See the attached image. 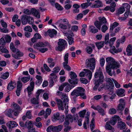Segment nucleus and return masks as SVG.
<instances>
[{"mask_svg": "<svg viewBox=\"0 0 132 132\" xmlns=\"http://www.w3.org/2000/svg\"><path fill=\"white\" fill-rule=\"evenodd\" d=\"M118 128L121 130L124 129L126 127V125L125 123L121 121L118 122Z\"/></svg>", "mask_w": 132, "mask_h": 132, "instance_id": "nucleus-22", "label": "nucleus"}, {"mask_svg": "<svg viewBox=\"0 0 132 132\" xmlns=\"http://www.w3.org/2000/svg\"><path fill=\"white\" fill-rule=\"evenodd\" d=\"M105 81L106 82V85L105 86V88L111 92H112L113 87V84L112 80L109 78H105Z\"/></svg>", "mask_w": 132, "mask_h": 132, "instance_id": "nucleus-5", "label": "nucleus"}, {"mask_svg": "<svg viewBox=\"0 0 132 132\" xmlns=\"http://www.w3.org/2000/svg\"><path fill=\"white\" fill-rule=\"evenodd\" d=\"M110 123L109 122H106L105 126L106 128L109 130H112V131H113V130H114L113 128L110 125Z\"/></svg>", "mask_w": 132, "mask_h": 132, "instance_id": "nucleus-33", "label": "nucleus"}, {"mask_svg": "<svg viewBox=\"0 0 132 132\" xmlns=\"http://www.w3.org/2000/svg\"><path fill=\"white\" fill-rule=\"evenodd\" d=\"M68 63H63V64L64 68L68 71H70L71 70V68L68 65Z\"/></svg>", "mask_w": 132, "mask_h": 132, "instance_id": "nucleus-40", "label": "nucleus"}, {"mask_svg": "<svg viewBox=\"0 0 132 132\" xmlns=\"http://www.w3.org/2000/svg\"><path fill=\"white\" fill-rule=\"evenodd\" d=\"M125 11V9L123 6L121 7L118 10V12L116 13V15L118 16H119L120 14L123 13Z\"/></svg>", "mask_w": 132, "mask_h": 132, "instance_id": "nucleus-28", "label": "nucleus"}, {"mask_svg": "<svg viewBox=\"0 0 132 132\" xmlns=\"http://www.w3.org/2000/svg\"><path fill=\"white\" fill-rule=\"evenodd\" d=\"M16 84L15 83L11 82L9 83L8 85L7 89L10 90H12L15 87Z\"/></svg>", "mask_w": 132, "mask_h": 132, "instance_id": "nucleus-27", "label": "nucleus"}, {"mask_svg": "<svg viewBox=\"0 0 132 132\" xmlns=\"http://www.w3.org/2000/svg\"><path fill=\"white\" fill-rule=\"evenodd\" d=\"M122 49L121 48H118V50H116L115 48L114 49H112L110 50V52L112 53H117L118 52H120L122 51Z\"/></svg>", "mask_w": 132, "mask_h": 132, "instance_id": "nucleus-34", "label": "nucleus"}, {"mask_svg": "<svg viewBox=\"0 0 132 132\" xmlns=\"http://www.w3.org/2000/svg\"><path fill=\"white\" fill-rule=\"evenodd\" d=\"M30 78V76L27 77H24L21 78V80L23 82L25 83L28 81L29 80Z\"/></svg>", "mask_w": 132, "mask_h": 132, "instance_id": "nucleus-43", "label": "nucleus"}, {"mask_svg": "<svg viewBox=\"0 0 132 132\" xmlns=\"http://www.w3.org/2000/svg\"><path fill=\"white\" fill-rule=\"evenodd\" d=\"M86 112V110H84L80 112L79 113L80 117L84 118Z\"/></svg>", "mask_w": 132, "mask_h": 132, "instance_id": "nucleus-53", "label": "nucleus"}, {"mask_svg": "<svg viewBox=\"0 0 132 132\" xmlns=\"http://www.w3.org/2000/svg\"><path fill=\"white\" fill-rule=\"evenodd\" d=\"M80 88H82L81 87H78L77 89L74 90L71 94L72 96H75L76 97H78L80 95V93L82 91H81V89Z\"/></svg>", "mask_w": 132, "mask_h": 132, "instance_id": "nucleus-12", "label": "nucleus"}, {"mask_svg": "<svg viewBox=\"0 0 132 132\" xmlns=\"http://www.w3.org/2000/svg\"><path fill=\"white\" fill-rule=\"evenodd\" d=\"M5 38L7 43H9L11 40V37L7 35H6Z\"/></svg>", "mask_w": 132, "mask_h": 132, "instance_id": "nucleus-52", "label": "nucleus"}, {"mask_svg": "<svg viewBox=\"0 0 132 132\" xmlns=\"http://www.w3.org/2000/svg\"><path fill=\"white\" fill-rule=\"evenodd\" d=\"M55 100L59 110H64V107H66L67 106L65 105V104L64 105L61 99L56 98Z\"/></svg>", "mask_w": 132, "mask_h": 132, "instance_id": "nucleus-9", "label": "nucleus"}, {"mask_svg": "<svg viewBox=\"0 0 132 132\" xmlns=\"http://www.w3.org/2000/svg\"><path fill=\"white\" fill-rule=\"evenodd\" d=\"M81 89V91H82L80 93V95L81 97L84 99H86V96L84 93L85 89L82 88H80Z\"/></svg>", "mask_w": 132, "mask_h": 132, "instance_id": "nucleus-32", "label": "nucleus"}, {"mask_svg": "<svg viewBox=\"0 0 132 132\" xmlns=\"http://www.w3.org/2000/svg\"><path fill=\"white\" fill-rule=\"evenodd\" d=\"M55 7L58 10H62L63 9L61 6L57 3H56L55 4Z\"/></svg>", "mask_w": 132, "mask_h": 132, "instance_id": "nucleus-44", "label": "nucleus"}, {"mask_svg": "<svg viewBox=\"0 0 132 132\" xmlns=\"http://www.w3.org/2000/svg\"><path fill=\"white\" fill-rule=\"evenodd\" d=\"M9 73L8 72H6L3 74L1 76V78L3 79H6L9 76Z\"/></svg>", "mask_w": 132, "mask_h": 132, "instance_id": "nucleus-41", "label": "nucleus"}, {"mask_svg": "<svg viewBox=\"0 0 132 132\" xmlns=\"http://www.w3.org/2000/svg\"><path fill=\"white\" fill-rule=\"evenodd\" d=\"M102 6L103 5L102 2L99 0L95 1V3L92 5V7L94 8H98Z\"/></svg>", "mask_w": 132, "mask_h": 132, "instance_id": "nucleus-17", "label": "nucleus"}, {"mask_svg": "<svg viewBox=\"0 0 132 132\" xmlns=\"http://www.w3.org/2000/svg\"><path fill=\"white\" fill-rule=\"evenodd\" d=\"M46 46V44L42 42H39L37 43L36 44H34V47L35 48H36L37 47H44Z\"/></svg>", "mask_w": 132, "mask_h": 132, "instance_id": "nucleus-26", "label": "nucleus"}, {"mask_svg": "<svg viewBox=\"0 0 132 132\" xmlns=\"http://www.w3.org/2000/svg\"><path fill=\"white\" fill-rule=\"evenodd\" d=\"M65 120L69 121L70 122H73V118L72 116L70 114H69L66 116Z\"/></svg>", "mask_w": 132, "mask_h": 132, "instance_id": "nucleus-36", "label": "nucleus"}, {"mask_svg": "<svg viewBox=\"0 0 132 132\" xmlns=\"http://www.w3.org/2000/svg\"><path fill=\"white\" fill-rule=\"evenodd\" d=\"M27 15H25L23 16L21 18L22 23L23 25L26 24L27 22Z\"/></svg>", "mask_w": 132, "mask_h": 132, "instance_id": "nucleus-29", "label": "nucleus"}, {"mask_svg": "<svg viewBox=\"0 0 132 132\" xmlns=\"http://www.w3.org/2000/svg\"><path fill=\"white\" fill-rule=\"evenodd\" d=\"M67 86L65 87V92H68L72 88L71 87V86L69 84L67 85Z\"/></svg>", "mask_w": 132, "mask_h": 132, "instance_id": "nucleus-62", "label": "nucleus"}, {"mask_svg": "<svg viewBox=\"0 0 132 132\" xmlns=\"http://www.w3.org/2000/svg\"><path fill=\"white\" fill-rule=\"evenodd\" d=\"M25 126L29 130V131L31 130V129L33 128V125L32 123V121H30L28 122H26Z\"/></svg>", "mask_w": 132, "mask_h": 132, "instance_id": "nucleus-20", "label": "nucleus"}, {"mask_svg": "<svg viewBox=\"0 0 132 132\" xmlns=\"http://www.w3.org/2000/svg\"><path fill=\"white\" fill-rule=\"evenodd\" d=\"M119 24L117 22H115L112 24H111L110 26V30L114 29V28L118 26Z\"/></svg>", "mask_w": 132, "mask_h": 132, "instance_id": "nucleus-38", "label": "nucleus"}, {"mask_svg": "<svg viewBox=\"0 0 132 132\" xmlns=\"http://www.w3.org/2000/svg\"><path fill=\"white\" fill-rule=\"evenodd\" d=\"M102 83H100V82L95 81V86L93 88L94 90H96L98 87L101 85L102 84Z\"/></svg>", "mask_w": 132, "mask_h": 132, "instance_id": "nucleus-54", "label": "nucleus"}, {"mask_svg": "<svg viewBox=\"0 0 132 132\" xmlns=\"http://www.w3.org/2000/svg\"><path fill=\"white\" fill-rule=\"evenodd\" d=\"M68 84V83L67 82L64 83L62 84L59 87V90L61 91H62L63 90L64 88L65 87V86H67V85Z\"/></svg>", "mask_w": 132, "mask_h": 132, "instance_id": "nucleus-55", "label": "nucleus"}, {"mask_svg": "<svg viewBox=\"0 0 132 132\" xmlns=\"http://www.w3.org/2000/svg\"><path fill=\"white\" fill-rule=\"evenodd\" d=\"M27 22H28V23L30 24L34 22L33 18L30 16H27Z\"/></svg>", "mask_w": 132, "mask_h": 132, "instance_id": "nucleus-48", "label": "nucleus"}, {"mask_svg": "<svg viewBox=\"0 0 132 132\" xmlns=\"http://www.w3.org/2000/svg\"><path fill=\"white\" fill-rule=\"evenodd\" d=\"M96 62L94 58H91L87 59L86 62V65L87 68L93 71L95 67Z\"/></svg>", "mask_w": 132, "mask_h": 132, "instance_id": "nucleus-2", "label": "nucleus"}, {"mask_svg": "<svg viewBox=\"0 0 132 132\" xmlns=\"http://www.w3.org/2000/svg\"><path fill=\"white\" fill-rule=\"evenodd\" d=\"M10 48L13 52L15 53L16 52V49L15 48L13 43H10Z\"/></svg>", "mask_w": 132, "mask_h": 132, "instance_id": "nucleus-49", "label": "nucleus"}, {"mask_svg": "<svg viewBox=\"0 0 132 132\" xmlns=\"http://www.w3.org/2000/svg\"><path fill=\"white\" fill-rule=\"evenodd\" d=\"M89 29L90 31L92 33H95L98 31V29H96V28L93 26H90L89 27Z\"/></svg>", "mask_w": 132, "mask_h": 132, "instance_id": "nucleus-31", "label": "nucleus"}, {"mask_svg": "<svg viewBox=\"0 0 132 132\" xmlns=\"http://www.w3.org/2000/svg\"><path fill=\"white\" fill-rule=\"evenodd\" d=\"M24 30L26 31H28L30 32H31L32 31V29L30 26H28L24 28Z\"/></svg>", "mask_w": 132, "mask_h": 132, "instance_id": "nucleus-57", "label": "nucleus"}, {"mask_svg": "<svg viewBox=\"0 0 132 132\" xmlns=\"http://www.w3.org/2000/svg\"><path fill=\"white\" fill-rule=\"evenodd\" d=\"M106 62L107 63L106 67V72L111 76H112L113 73H112V69H116L120 67L119 64L113 58L109 57L106 58Z\"/></svg>", "mask_w": 132, "mask_h": 132, "instance_id": "nucleus-1", "label": "nucleus"}, {"mask_svg": "<svg viewBox=\"0 0 132 132\" xmlns=\"http://www.w3.org/2000/svg\"><path fill=\"white\" fill-rule=\"evenodd\" d=\"M70 78L68 80V82L72 85L76 84H77L78 79L76 78L77 76L75 73L73 71H71L70 74Z\"/></svg>", "mask_w": 132, "mask_h": 132, "instance_id": "nucleus-6", "label": "nucleus"}, {"mask_svg": "<svg viewBox=\"0 0 132 132\" xmlns=\"http://www.w3.org/2000/svg\"><path fill=\"white\" fill-rule=\"evenodd\" d=\"M98 108V109L97 111L102 116H103L105 115V111L104 109H102L101 107H100L98 105L97 106Z\"/></svg>", "mask_w": 132, "mask_h": 132, "instance_id": "nucleus-30", "label": "nucleus"}, {"mask_svg": "<svg viewBox=\"0 0 132 132\" xmlns=\"http://www.w3.org/2000/svg\"><path fill=\"white\" fill-rule=\"evenodd\" d=\"M109 112L110 114H113L116 113L117 111L115 109L112 108L109 109Z\"/></svg>", "mask_w": 132, "mask_h": 132, "instance_id": "nucleus-50", "label": "nucleus"}, {"mask_svg": "<svg viewBox=\"0 0 132 132\" xmlns=\"http://www.w3.org/2000/svg\"><path fill=\"white\" fill-rule=\"evenodd\" d=\"M22 84L21 81H19L18 82L17 89H22Z\"/></svg>", "mask_w": 132, "mask_h": 132, "instance_id": "nucleus-58", "label": "nucleus"}, {"mask_svg": "<svg viewBox=\"0 0 132 132\" xmlns=\"http://www.w3.org/2000/svg\"><path fill=\"white\" fill-rule=\"evenodd\" d=\"M67 38L69 44L70 45H72L74 42L73 38L70 36H68Z\"/></svg>", "mask_w": 132, "mask_h": 132, "instance_id": "nucleus-51", "label": "nucleus"}, {"mask_svg": "<svg viewBox=\"0 0 132 132\" xmlns=\"http://www.w3.org/2000/svg\"><path fill=\"white\" fill-rule=\"evenodd\" d=\"M6 44V42L4 38L2 37L0 39V45H5Z\"/></svg>", "mask_w": 132, "mask_h": 132, "instance_id": "nucleus-63", "label": "nucleus"}, {"mask_svg": "<svg viewBox=\"0 0 132 132\" xmlns=\"http://www.w3.org/2000/svg\"><path fill=\"white\" fill-rule=\"evenodd\" d=\"M34 84V82L32 81L30 83V86H29L27 88V90L29 95L31 94V92L33 90Z\"/></svg>", "mask_w": 132, "mask_h": 132, "instance_id": "nucleus-13", "label": "nucleus"}, {"mask_svg": "<svg viewBox=\"0 0 132 132\" xmlns=\"http://www.w3.org/2000/svg\"><path fill=\"white\" fill-rule=\"evenodd\" d=\"M84 70L85 71V76H87L89 79L90 80L92 75V72L88 69H84Z\"/></svg>", "mask_w": 132, "mask_h": 132, "instance_id": "nucleus-18", "label": "nucleus"}, {"mask_svg": "<svg viewBox=\"0 0 132 132\" xmlns=\"http://www.w3.org/2000/svg\"><path fill=\"white\" fill-rule=\"evenodd\" d=\"M120 30V28L119 27L116 28L114 30H110V36L112 37L114 36H115L116 34Z\"/></svg>", "mask_w": 132, "mask_h": 132, "instance_id": "nucleus-19", "label": "nucleus"}, {"mask_svg": "<svg viewBox=\"0 0 132 132\" xmlns=\"http://www.w3.org/2000/svg\"><path fill=\"white\" fill-rule=\"evenodd\" d=\"M59 27L62 29L65 30L70 29L71 27V25L69 22L66 23L65 24L60 23L59 24Z\"/></svg>", "mask_w": 132, "mask_h": 132, "instance_id": "nucleus-10", "label": "nucleus"}, {"mask_svg": "<svg viewBox=\"0 0 132 132\" xmlns=\"http://www.w3.org/2000/svg\"><path fill=\"white\" fill-rule=\"evenodd\" d=\"M50 79H52L54 80L56 79L57 77L56 74L54 72L50 74Z\"/></svg>", "mask_w": 132, "mask_h": 132, "instance_id": "nucleus-60", "label": "nucleus"}, {"mask_svg": "<svg viewBox=\"0 0 132 132\" xmlns=\"http://www.w3.org/2000/svg\"><path fill=\"white\" fill-rule=\"evenodd\" d=\"M94 118H93L90 124V128L92 131L94 129L95 127L94 125Z\"/></svg>", "mask_w": 132, "mask_h": 132, "instance_id": "nucleus-46", "label": "nucleus"}, {"mask_svg": "<svg viewBox=\"0 0 132 132\" xmlns=\"http://www.w3.org/2000/svg\"><path fill=\"white\" fill-rule=\"evenodd\" d=\"M125 107V106L119 104L117 106V110L118 111H123Z\"/></svg>", "mask_w": 132, "mask_h": 132, "instance_id": "nucleus-42", "label": "nucleus"}, {"mask_svg": "<svg viewBox=\"0 0 132 132\" xmlns=\"http://www.w3.org/2000/svg\"><path fill=\"white\" fill-rule=\"evenodd\" d=\"M89 2L85 3L82 4H81V6L82 8H86L87 7L89 6L92 4V3H89Z\"/></svg>", "mask_w": 132, "mask_h": 132, "instance_id": "nucleus-39", "label": "nucleus"}, {"mask_svg": "<svg viewBox=\"0 0 132 132\" xmlns=\"http://www.w3.org/2000/svg\"><path fill=\"white\" fill-rule=\"evenodd\" d=\"M63 128V126L60 125L57 126H53V132H59L61 131Z\"/></svg>", "mask_w": 132, "mask_h": 132, "instance_id": "nucleus-21", "label": "nucleus"}, {"mask_svg": "<svg viewBox=\"0 0 132 132\" xmlns=\"http://www.w3.org/2000/svg\"><path fill=\"white\" fill-rule=\"evenodd\" d=\"M60 117V114L58 113L54 114L53 117V121L58 120L59 119Z\"/></svg>", "mask_w": 132, "mask_h": 132, "instance_id": "nucleus-35", "label": "nucleus"}, {"mask_svg": "<svg viewBox=\"0 0 132 132\" xmlns=\"http://www.w3.org/2000/svg\"><path fill=\"white\" fill-rule=\"evenodd\" d=\"M86 49V52L89 54H91L92 51V48L90 46H88L87 47Z\"/></svg>", "mask_w": 132, "mask_h": 132, "instance_id": "nucleus-56", "label": "nucleus"}, {"mask_svg": "<svg viewBox=\"0 0 132 132\" xmlns=\"http://www.w3.org/2000/svg\"><path fill=\"white\" fill-rule=\"evenodd\" d=\"M47 32L49 33L48 35L51 37H53L54 35H56L57 33V31L54 29H52V30H49L47 31Z\"/></svg>", "mask_w": 132, "mask_h": 132, "instance_id": "nucleus-25", "label": "nucleus"}, {"mask_svg": "<svg viewBox=\"0 0 132 132\" xmlns=\"http://www.w3.org/2000/svg\"><path fill=\"white\" fill-rule=\"evenodd\" d=\"M96 44L98 48L99 49L102 48L104 46V42H97L96 43Z\"/></svg>", "mask_w": 132, "mask_h": 132, "instance_id": "nucleus-37", "label": "nucleus"}, {"mask_svg": "<svg viewBox=\"0 0 132 132\" xmlns=\"http://www.w3.org/2000/svg\"><path fill=\"white\" fill-rule=\"evenodd\" d=\"M108 29V27L105 25H103L101 28V30L102 32L104 33Z\"/></svg>", "mask_w": 132, "mask_h": 132, "instance_id": "nucleus-59", "label": "nucleus"}, {"mask_svg": "<svg viewBox=\"0 0 132 132\" xmlns=\"http://www.w3.org/2000/svg\"><path fill=\"white\" fill-rule=\"evenodd\" d=\"M23 13L26 14L30 15L31 14V11L28 9H26L23 10Z\"/></svg>", "mask_w": 132, "mask_h": 132, "instance_id": "nucleus-64", "label": "nucleus"}, {"mask_svg": "<svg viewBox=\"0 0 132 132\" xmlns=\"http://www.w3.org/2000/svg\"><path fill=\"white\" fill-rule=\"evenodd\" d=\"M58 93H59L60 94V95L62 96V98L63 99V102L65 104V105L67 106L66 107H65L66 109H68V103L69 102V100L68 96L66 94L62 92H60L59 91L57 92Z\"/></svg>", "mask_w": 132, "mask_h": 132, "instance_id": "nucleus-8", "label": "nucleus"}, {"mask_svg": "<svg viewBox=\"0 0 132 132\" xmlns=\"http://www.w3.org/2000/svg\"><path fill=\"white\" fill-rule=\"evenodd\" d=\"M16 54H12V56L16 59H19L20 57L22 56L23 55V53L21 52L18 49H16Z\"/></svg>", "mask_w": 132, "mask_h": 132, "instance_id": "nucleus-11", "label": "nucleus"}, {"mask_svg": "<svg viewBox=\"0 0 132 132\" xmlns=\"http://www.w3.org/2000/svg\"><path fill=\"white\" fill-rule=\"evenodd\" d=\"M6 48V47L4 46L1 47V48H0L1 52L2 53H9L8 51Z\"/></svg>", "mask_w": 132, "mask_h": 132, "instance_id": "nucleus-45", "label": "nucleus"}, {"mask_svg": "<svg viewBox=\"0 0 132 132\" xmlns=\"http://www.w3.org/2000/svg\"><path fill=\"white\" fill-rule=\"evenodd\" d=\"M126 52L128 56L132 55V46L131 45H129L126 48Z\"/></svg>", "mask_w": 132, "mask_h": 132, "instance_id": "nucleus-24", "label": "nucleus"}, {"mask_svg": "<svg viewBox=\"0 0 132 132\" xmlns=\"http://www.w3.org/2000/svg\"><path fill=\"white\" fill-rule=\"evenodd\" d=\"M125 90L122 88H120L116 91L117 94L119 96L123 97L125 96L124 94Z\"/></svg>", "mask_w": 132, "mask_h": 132, "instance_id": "nucleus-15", "label": "nucleus"}, {"mask_svg": "<svg viewBox=\"0 0 132 132\" xmlns=\"http://www.w3.org/2000/svg\"><path fill=\"white\" fill-rule=\"evenodd\" d=\"M94 77L95 78L98 79L95 80V81L100 82V83H103L104 77L101 69L100 68L98 71L95 73Z\"/></svg>", "mask_w": 132, "mask_h": 132, "instance_id": "nucleus-3", "label": "nucleus"}, {"mask_svg": "<svg viewBox=\"0 0 132 132\" xmlns=\"http://www.w3.org/2000/svg\"><path fill=\"white\" fill-rule=\"evenodd\" d=\"M67 42L64 40L60 39L58 42V50L60 51H62L65 48V46Z\"/></svg>", "mask_w": 132, "mask_h": 132, "instance_id": "nucleus-7", "label": "nucleus"}, {"mask_svg": "<svg viewBox=\"0 0 132 132\" xmlns=\"http://www.w3.org/2000/svg\"><path fill=\"white\" fill-rule=\"evenodd\" d=\"M54 60L52 58H49L48 59L47 62L49 64V66L50 68H53L55 65V63L53 61Z\"/></svg>", "mask_w": 132, "mask_h": 132, "instance_id": "nucleus-23", "label": "nucleus"}, {"mask_svg": "<svg viewBox=\"0 0 132 132\" xmlns=\"http://www.w3.org/2000/svg\"><path fill=\"white\" fill-rule=\"evenodd\" d=\"M98 19L99 21H97L94 22V24L98 29L100 30L101 26L103 24L106 23L107 21L104 17H99Z\"/></svg>", "mask_w": 132, "mask_h": 132, "instance_id": "nucleus-4", "label": "nucleus"}, {"mask_svg": "<svg viewBox=\"0 0 132 132\" xmlns=\"http://www.w3.org/2000/svg\"><path fill=\"white\" fill-rule=\"evenodd\" d=\"M13 111L11 109H9L7 112V116L10 117H12V112Z\"/></svg>", "mask_w": 132, "mask_h": 132, "instance_id": "nucleus-61", "label": "nucleus"}, {"mask_svg": "<svg viewBox=\"0 0 132 132\" xmlns=\"http://www.w3.org/2000/svg\"><path fill=\"white\" fill-rule=\"evenodd\" d=\"M7 126L10 128H12L16 127L17 125L16 122L14 121H10L6 123Z\"/></svg>", "mask_w": 132, "mask_h": 132, "instance_id": "nucleus-16", "label": "nucleus"}, {"mask_svg": "<svg viewBox=\"0 0 132 132\" xmlns=\"http://www.w3.org/2000/svg\"><path fill=\"white\" fill-rule=\"evenodd\" d=\"M119 118V117L118 116L114 115L113 117L111 118L109 122L112 125H114L116 123L117 120H118Z\"/></svg>", "mask_w": 132, "mask_h": 132, "instance_id": "nucleus-14", "label": "nucleus"}, {"mask_svg": "<svg viewBox=\"0 0 132 132\" xmlns=\"http://www.w3.org/2000/svg\"><path fill=\"white\" fill-rule=\"evenodd\" d=\"M31 103L34 104H38L39 103L38 100L35 98L31 99Z\"/></svg>", "mask_w": 132, "mask_h": 132, "instance_id": "nucleus-47", "label": "nucleus"}]
</instances>
